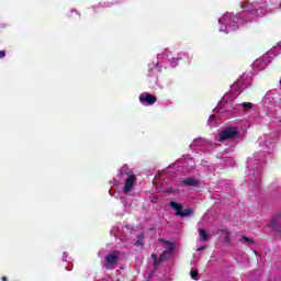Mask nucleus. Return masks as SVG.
<instances>
[{"instance_id": "nucleus-16", "label": "nucleus", "mask_w": 281, "mask_h": 281, "mask_svg": "<svg viewBox=\"0 0 281 281\" xmlns=\"http://www.w3.org/2000/svg\"><path fill=\"white\" fill-rule=\"evenodd\" d=\"M224 243H229V232H226V236L224 238Z\"/></svg>"}, {"instance_id": "nucleus-19", "label": "nucleus", "mask_w": 281, "mask_h": 281, "mask_svg": "<svg viewBox=\"0 0 281 281\" xmlns=\"http://www.w3.org/2000/svg\"><path fill=\"white\" fill-rule=\"evenodd\" d=\"M151 258H153V260H155L157 258V255L153 254Z\"/></svg>"}, {"instance_id": "nucleus-5", "label": "nucleus", "mask_w": 281, "mask_h": 281, "mask_svg": "<svg viewBox=\"0 0 281 281\" xmlns=\"http://www.w3.org/2000/svg\"><path fill=\"white\" fill-rule=\"evenodd\" d=\"M138 100L143 104H155V102H157V97L148 92H144L138 97Z\"/></svg>"}, {"instance_id": "nucleus-15", "label": "nucleus", "mask_w": 281, "mask_h": 281, "mask_svg": "<svg viewBox=\"0 0 281 281\" xmlns=\"http://www.w3.org/2000/svg\"><path fill=\"white\" fill-rule=\"evenodd\" d=\"M161 262H164L162 260H161V257L159 258V259H155L154 260V265H155V267H158V265H161Z\"/></svg>"}, {"instance_id": "nucleus-8", "label": "nucleus", "mask_w": 281, "mask_h": 281, "mask_svg": "<svg viewBox=\"0 0 281 281\" xmlns=\"http://www.w3.org/2000/svg\"><path fill=\"white\" fill-rule=\"evenodd\" d=\"M182 184H183V186H193V187H196V186H199V182H198L196 179H194V178H187V179L182 180Z\"/></svg>"}, {"instance_id": "nucleus-17", "label": "nucleus", "mask_w": 281, "mask_h": 281, "mask_svg": "<svg viewBox=\"0 0 281 281\" xmlns=\"http://www.w3.org/2000/svg\"><path fill=\"white\" fill-rule=\"evenodd\" d=\"M5 58V50H0V59Z\"/></svg>"}, {"instance_id": "nucleus-6", "label": "nucleus", "mask_w": 281, "mask_h": 281, "mask_svg": "<svg viewBox=\"0 0 281 281\" xmlns=\"http://www.w3.org/2000/svg\"><path fill=\"white\" fill-rule=\"evenodd\" d=\"M159 243H162V245L167 246V251L173 254L175 251V241L166 240L164 238H159Z\"/></svg>"}, {"instance_id": "nucleus-10", "label": "nucleus", "mask_w": 281, "mask_h": 281, "mask_svg": "<svg viewBox=\"0 0 281 281\" xmlns=\"http://www.w3.org/2000/svg\"><path fill=\"white\" fill-rule=\"evenodd\" d=\"M172 252H169V250H165L162 251V254L160 255V260H170V256Z\"/></svg>"}, {"instance_id": "nucleus-4", "label": "nucleus", "mask_w": 281, "mask_h": 281, "mask_svg": "<svg viewBox=\"0 0 281 281\" xmlns=\"http://www.w3.org/2000/svg\"><path fill=\"white\" fill-rule=\"evenodd\" d=\"M269 227L272 232H276V234H281V212L272 216Z\"/></svg>"}, {"instance_id": "nucleus-3", "label": "nucleus", "mask_w": 281, "mask_h": 281, "mask_svg": "<svg viewBox=\"0 0 281 281\" xmlns=\"http://www.w3.org/2000/svg\"><path fill=\"white\" fill-rule=\"evenodd\" d=\"M170 207L176 211V216H181V218H186L187 216H192L194 214V210L192 209H183V205L177 202H170Z\"/></svg>"}, {"instance_id": "nucleus-12", "label": "nucleus", "mask_w": 281, "mask_h": 281, "mask_svg": "<svg viewBox=\"0 0 281 281\" xmlns=\"http://www.w3.org/2000/svg\"><path fill=\"white\" fill-rule=\"evenodd\" d=\"M243 109H252L254 108V103L250 102H244L241 103Z\"/></svg>"}, {"instance_id": "nucleus-9", "label": "nucleus", "mask_w": 281, "mask_h": 281, "mask_svg": "<svg viewBox=\"0 0 281 281\" xmlns=\"http://www.w3.org/2000/svg\"><path fill=\"white\" fill-rule=\"evenodd\" d=\"M199 234H200L202 240H204V241L210 240V235L207 234V231H205V228H199Z\"/></svg>"}, {"instance_id": "nucleus-20", "label": "nucleus", "mask_w": 281, "mask_h": 281, "mask_svg": "<svg viewBox=\"0 0 281 281\" xmlns=\"http://www.w3.org/2000/svg\"><path fill=\"white\" fill-rule=\"evenodd\" d=\"M1 280L2 281H8V277H2Z\"/></svg>"}, {"instance_id": "nucleus-21", "label": "nucleus", "mask_w": 281, "mask_h": 281, "mask_svg": "<svg viewBox=\"0 0 281 281\" xmlns=\"http://www.w3.org/2000/svg\"><path fill=\"white\" fill-rule=\"evenodd\" d=\"M279 7L281 8V2H280V4H279Z\"/></svg>"}, {"instance_id": "nucleus-11", "label": "nucleus", "mask_w": 281, "mask_h": 281, "mask_svg": "<svg viewBox=\"0 0 281 281\" xmlns=\"http://www.w3.org/2000/svg\"><path fill=\"white\" fill-rule=\"evenodd\" d=\"M190 276L192 280H199V271L198 270H191Z\"/></svg>"}, {"instance_id": "nucleus-1", "label": "nucleus", "mask_w": 281, "mask_h": 281, "mask_svg": "<svg viewBox=\"0 0 281 281\" xmlns=\"http://www.w3.org/2000/svg\"><path fill=\"white\" fill-rule=\"evenodd\" d=\"M124 170H128V166H124L120 172V177H124V175L128 176V178L125 180V186L123 188V192H125V194H128V192L133 190V186H135V179H137V176H135V173L131 171L124 172Z\"/></svg>"}, {"instance_id": "nucleus-18", "label": "nucleus", "mask_w": 281, "mask_h": 281, "mask_svg": "<svg viewBox=\"0 0 281 281\" xmlns=\"http://www.w3.org/2000/svg\"><path fill=\"white\" fill-rule=\"evenodd\" d=\"M203 249H206V246H201L200 248H198V251H203Z\"/></svg>"}, {"instance_id": "nucleus-7", "label": "nucleus", "mask_w": 281, "mask_h": 281, "mask_svg": "<svg viewBox=\"0 0 281 281\" xmlns=\"http://www.w3.org/2000/svg\"><path fill=\"white\" fill-rule=\"evenodd\" d=\"M105 262H108V265H115V262H117V255L115 254H110L105 257Z\"/></svg>"}, {"instance_id": "nucleus-13", "label": "nucleus", "mask_w": 281, "mask_h": 281, "mask_svg": "<svg viewBox=\"0 0 281 281\" xmlns=\"http://www.w3.org/2000/svg\"><path fill=\"white\" fill-rule=\"evenodd\" d=\"M134 245H135V246H137V245H144V237H143L142 235H139V236L137 237L136 243H135Z\"/></svg>"}, {"instance_id": "nucleus-14", "label": "nucleus", "mask_w": 281, "mask_h": 281, "mask_svg": "<svg viewBox=\"0 0 281 281\" xmlns=\"http://www.w3.org/2000/svg\"><path fill=\"white\" fill-rule=\"evenodd\" d=\"M241 240H244L245 243H250V245H254V239L247 237V236H243Z\"/></svg>"}, {"instance_id": "nucleus-2", "label": "nucleus", "mask_w": 281, "mask_h": 281, "mask_svg": "<svg viewBox=\"0 0 281 281\" xmlns=\"http://www.w3.org/2000/svg\"><path fill=\"white\" fill-rule=\"evenodd\" d=\"M240 135V132H238V128L236 127H226L224 131L220 132V138L218 142H227L229 139H236Z\"/></svg>"}]
</instances>
